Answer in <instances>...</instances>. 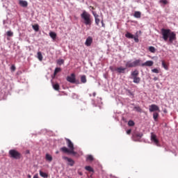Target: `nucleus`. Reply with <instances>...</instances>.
I'll use <instances>...</instances> for the list:
<instances>
[{"mask_svg": "<svg viewBox=\"0 0 178 178\" xmlns=\"http://www.w3.org/2000/svg\"><path fill=\"white\" fill-rule=\"evenodd\" d=\"M33 29L35 30V31H38L40 30V26L38 24H35L33 26Z\"/></svg>", "mask_w": 178, "mask_h": 178, "instance_id": "obj_29", "label": "nucleus"}, {"mask_svg": "<svg viewBox=\"0 0 178 178\" xmlns=\"http://www.w3.org/2000/svg\"><path fill=\"white\" fill-rule=\"evenodd\" d=\"M49 36L51 37V38H52V40H56V33L50 32L49 33Z\"/></svg>", "mask_w": 178, "mask_h": 178, "instance_id": "obj_22", "label": "nucleus"}, {"mask_svg": "<svg viewBox=\"0 0 178 178\" xmlns=\"http://www.w3.org/2000/svg\"><path fill=\"white\" fill-rule=\"evenodd\" d=\"M53 88L56 90V91H59L60 86L58 83L53 85Z\"/></svg>", "mask_w": 178, "mask_h": 178, "instance_id": "obj_28", "label": "nucleus"}, {"mask_svg": "<svg viewBox=\"0 0 178 178\" xmlns=\"http://www.w3.org/2000/svg\"><path fill=\"white\" fill-rule=\"evenodd\" d=\"M161 2L164 5H168V0H161Z\"/></svg>", "mask_w": 178, "mask_h": 178, "instance_id": "obj_40", "label": "nucleus"}, {"mask_svg": "<svg viewBox=\"0 0 178 178\" xmlns=\"http://www.w3.org/2000/svg\"><path fill=\"white\" fill-rule=\"evenodd\" d=\"M65 140L69 149L66 147H63L60 149V151H61L64 154H71L74 156H79V154L77 153V152H74V145L73 144L72 140L67 138H66Z\"/></svg>", "mask_w": 178, "mask_h": 178, "instance_id": "obj_1", "label": "nucleus"}, {"mask_svg": "<svg viewBox=\"0 0 178 178\" xmlns=\"http://www.w3.org/2000/svg\"><path fill=\"white\" fill-rule=\"evenodd\" d=\"M81 17L83 19V23L86 24V26H91V23L92 22L91 21V15H90V13L86 10H83L81 14Z\"/></svg>", "mask_w": 178, "mask_h": 178, "instance_id": "obj_3", "label": "nucleus"}, {"mask_svg": "<svg viewBox=\"0 0 178 178\" xmlns=\"http://www.w3.org/2000/svg\"><path fill=\"white\" fill-rule=\"evenodd\" d=\"M28 177H29V178H31V175H29Z\"/></svg>", "mask_w": 178, "mask_h": 178, "instance_id": "obj_47", "label": "nucleus"}, {"mask_svg": "<svg viewBox=\"0 0 178 178\" xmlns=\"http://www.w3.org/2000/svg\"><path fill=\"white\" fill-rule=\"evenodd\" d=\"M67 81L72 83V84L76 83V74L72 73L70 76H67Z\"/></svg>", "mask_w": 178, "mask_h": 178, "instance_id": "obj_7", "label": "nucleus"}, {"mask_svg": "<svg viewBox=\"0 0 178 178\" xmlns=\"http://www.w3.org/2000/svg\"><path fill=\"white\" fill-rule=\"evenodd\" d=\"M97 95V93L93 92V97H95Z\"/></svg>", "mask_w": 178, "mask_h": 178, "instance_id": "obj_46", "label": "nucleus"}, {"mask_svg": "<svg viewBox=\"0 0 178 178\" xmlns=\"http://www.w3.org/2000/svg\"><path fill=\"white\" fill-rule=\"evenodd\" d=\"M152 73H156V74L159 73V70L156 68L152 70Z\"/></svg>", "mask_w": 178, "mask_h": 178, "instance_id": "obj_36", "label": "nucleus"}, {"mask_svg": "<svg viewBox=\"0 0 178 178\" xmlns=\"http://www.w3.org/2000/svg\"><path fill=\"white\" fill-rule=\"evenodd\" d=\"M149 112H160L159 106H158L156 104H151L149 106Z\"/></svg>", "mask_w": 178, "mask_h": 178, "instance_id": "obj_8", "label": "nucleus"}, {"mask_svg": "<svg viewBox=\"0 0 178 178\" xmlns=\"http://www.w3.org/2000/svg\"><path fill=\"white\" fill-rule=\"evenodd\" d=\"M134 16L136 17V19H140V17H141V13L140 11H136Z\"/></svg>", "mask_w": 178, "mask_h": 178, "instance_id": "obj_21", "label": "nucleus"}, {"mask_svg": "<svg viewBox=\"0 0 178 178\" xmlns=\"http://www.w3.org/2000/svg\"><path fill=\"white\" fill-rule=\"evenodd\" d=\"M128 124H129V126H134V122L133 120H129V121L128 122Z\"/></svg>", "mask_w": 178, "mask_h": 178, "instance_id": "obj_38", "label": "nucleus"}, {"mask_svg": "<svg viewBox=\"0 0 178 178\" xmlns=\"http://www.w3.org/2000/svg\"><path fill=\"white\" fill-rule=\"evenodd\" d=\"M141 65V60L138 59L131 62V60L127 61L125 64L126 67H137V66Z\"/></svg>", "mask_w": 178, "mask_h": 178, "instance_id": "obj_4", "label": "nucleus"}, {"mask_svg": "<svg viewBox=\"0 0 178 178\" xmlns=\"http://www.w3.org/2000/svg\"><path fill=\"white\" fill-rule=\"evenodd\" d=\"M10 157L13 158V159H20L22 154L20 152H17L16 149H10L8 152Z\"/></svg>", "mask_w": 178, "mask_h": 178, "instance_id": "obj_5", "label": "nucleus"}, {"mask_svg": "<svg viewBox=\"0 0 178 178\" xmlns=\"http://www.w3.org/2000/svg\"><path fill=\"white\" fill-rule=\"evenodd\" d=\"M81 83H83V84L87 83V76H86V75H82L81 76Z\"/></svg>", "mask_w": 178, "mask_h": 178, "instance_id": "obj_20", "label": "nucleus"}, {"mask_svg": "<svg viewBox=\"0 0 178 178\" xmlns=\"http://www.w3.org/2000/svg\"><path fill=\"white\" fill-rule=\"evenodd\" d=\"M110 70L112 72H116V67H114L113 66H110L109 67Z\"/></svg>", "mask_w": 178, "mask_h": 178, "instance_id": "obj_37", "label": "nucleus"}, {"mask_svg": "<svg viewBox=\"0 0 178 178\" xmlns=\"http://www.w3.org/2000/svg\"><path fill=\"white\" fill-rule=\"evenodd\" d=\"M135 136H136V137H138V138H141V137H143L142 134H136Z\"/></svg>", "mask_w": 178, "mask_h": 178, "instance_id": "obj_39", "label": "nucleus"}, {"mask_svg": "<svg viewBox=\"0 0 178 178\" xmlns=\"http://www.w3.org/2000/svg\"><path fill=\"white\" fill-rule=\"evenodd\" d=\"M134 80V83H135V84H140V81H141V78L138 77V76H136L134 78H132Z\"/></svg>", "mask_w": 178, "mask_h": 178, "instance_id": "obj_16", "label": "nucleus"}, {"mask_svg": "<svg viewBox=\"0 0 178 178\" xmlns=\"http://www.w3.org/2000/svg\"><path fill=\"white\" fill-rule=\"evenodd\" d=\"M127 38L133 39L134 38V35L131 34L130 32H127L125 34Z\"/></svg>", "mask_w": 178, "mask_h": 178, "instance_id": "obj_19", "label": "nucleus"}, {"mask_svg": "<svg viewBox=\"0 0 178 178\" xmlns=\"http://www.w3.org/2000/svg\"><path fill=\"white\" fill-rule=\"evenodd\" d=\"M92 13L95 17L96 26H99V23L101 22V19H99V15L98 14H97V13L95 11H92Z\"/></svg>", "mask_w": 178, "mask_h": 178, "instance_id": "obj_9", "label": "nucleus"}, {"mask_svg": "<svg viewBox=\"0 0 178 178\" xmlns=\"http://www.w3.org/2000/svg\"><path fill=\"white\" fill-rule=\"evenodd\" d=\"M94 160V157H92V155H89L87 157V161H93Z\"/></svg>", "mask_w": 178, "mask_h": 178, "instance_id": "obj_35", "label": "nucleus"}, {"mask_svg": "<svg viewBox=\"0 0 178 178\" xmlns=\"http://www.w3.org/2000/svg\"><path fill=\"white\" fill-rule=\"evenodd\" d=\"M33 178H38V175H34Z\"/></svg>", "mask_w": 178, "mask_h": 178, "instance_id": "obj_44", "label": "nucleus"}, {"mask_svg": "<svg viewBox=\"0 0 178 178\" xmlns=\"http://www.w3.org/2000/svg\"><path fill=\"white\" fill-rule=\"evenodd\" d=\"M7 35L8 37H13V32H12L11 31H7Z\"/></svg>", "mask_w": 178, "mask_h": 178, "instance_id": "obj_33", "label": "nucleus"}, {"mask_svg": "<svg viewBox=\"0 0 178 178\" xmlns=\"http://www.w3.org/2000/svg\"><path fill=\"white\" fill-rule=\"evenodd\" d=\"M161 35H163V40H164V41L169 40L171 44L173 41L176 40V33L171 31L170 29H162Z\"/></svg>", "mask_w": 178, "mask_h": 178, "instance_id": "obj_2", "label": "nucleus"}, {"mask_svg": "<svg viewBox=\"0 0 178 178\" xmlns=\"http://www.w3.org/2000/svg\"><path fill=\"white\" fill-rule=\"evenodd\" d=\"M58 65H59V66H60L61 65H63V63H65V60H63V59H59L57 61Z\"/></svg>", "mask_w": 178, "mask_h": 178, "instance_id": "obj_31", "label": "nucleus"}, {"mask_svg": "<svg viewBox=\"0 0 178 178\" xmlns=\"http://www.w3.org/2000/svg\"><path fill=\"white\" fill-rule=\"evenodd\" d=\"M11 70H13V72H15L16 70V67H15V65H12L11 66Z\"/></svg>", "mask_w": 178, "mask_h": 178, "instance_id": "obj_42", "label": "nucleus"}, {"mask_svg": "<svg viewBox=\"0 0 178 178\" xmlns=\"http://www.w3.org/2000/svg\"><path fill=\"white\" fill-rule=\"evenodd\" d=\"M154 80H156V78H154Z\"/></svg>", "mask_w": 178, "mask_h": 178, "instance_id": "obj_48", "label": "nucleus"}, {"mask_svg": "<svg viewBox=\"0 0 178 178\" xmlns=\"http://www.w3.org/2000/svg\"><path fill=\"white\" fill-rule=\"evenodd\" d=\"M127 134H131V129H128L127 131Z\"/></svg>", "mask_w": 178, "mask_h": 178, "instance_id": "obj_43", "label": "nucleus"}, {"mask_svg": "<svg viewBox=\"0 0 178 178\" xmlns=\"http://www.w3.org/2000/svg\"><path fill=\"white\" fill-rule=\"evenodd\" d=\"M134 40L135 42H139V40H138V35H136V36H134V38H132Z\"/></svg>", "mask_w": 178, "mask_h": 178, "instance_id": "obj_34", "label": "nucleus"}, {"mask_svg": "<svg viewBox=\"0 0 178 178\" xmlns=\"http://www.w3.org/2000/svg\"><path fill=\"white\" fill-rule=\"evenodd\" d=\"M38 58L39 60H42V54H41V51L38 52Z\"/></svg>", "mask_w": 178, "mask_h": 178, "instance_id": "obj_30", "label": "nucleus"}, {"mask_svg": "<svg viewBox=\"0 0 178 178\" xmlns=\"http://www.w3.org/2000/svg\"><path fill=\"white\" fill-rule=\"evenodd\" d=\"M149 52H152V54H155L156 49H155L153 46H150L149 47Z\"/></svg>", "mask_w": 178, "mask_h": 178, "instance_id": "obj_25", "label": "nucleus"}, {"mask_svg": "<svg viewBox=\"0 0 178 178\" xmlns=\"http://www.w3.org/2000/svg\"><path fill=\"white\" fill-rule=\"evenodd\" d=\"M63 159L65 161H68V165H70V166H73L74 165V161L67 156H63Z\"/></svg>", "mask_w": 178, "mask_h": 178, "instance_id": "obj_10", "label": "nucleus"}, {"mask_svg": "<svg viewBox=\"0 0 178 178\" xmlns=\"http://www.w3.org/2000/svg\"><path fill=\"white\" fill-rule=\"evenodd\" d=\"M45 159L47 162H52V156L49 154H46Z\"/></svg>", "mask_w": 178, "mask_h": 178, "instance_id": "obj_17", "label": "nucleus"}, {"mask_svg": "<svg viewBox=\"0 0 178 178\" xmlns=\"http://www.w3.org/2000/svg\"><path fill=\"white\" fill-rule=\"evenodd\" d=\"M85 169L86 170H88V172H92V173H94V169L90 165L86 166Z\"/></svg>", "mask_w": 178, "mask_h": 178, "instance_id": "obj_24", "label": "nucleus"}, {"mask_svg": "<svg viewBox=\"0 0 178 178\" xmlns=\"http://www.w3.org/2000/svg\"><path fill=\"white\" fill-rule=\"evenodd\" d=\"M92 44V38L91 36H89L86 40L85 45H86V47H91Z\"/></svg>", "mask_w": 178, "mask_h": 178, "instance_id": "obj_11", "label": "nucleus"}, {"mask_svg": "<svg viewBox=\"0 0 178 178\" xmlns=\"http://www.w3.org/2000/svg\"><path fill=\"white\" fill-rule=\"evenodd\" d=\"M90 8H91V9H92V10H94L95 8L93 6H90Z\"/></svg>", "mask_w": 178, "mask_h": 178, "instance_id": "obj_45", "label": "nucleus"}, {"mask_svg": "<svg viewBox=\"0 0 178 178\" xmlns=\"http://www.w3.org/2000/svg\"><path fill=\"white\" fill-rule=\"evenodd\" d=\"M158 118H159V113H158L157 112H154L153 113V119L155 120V122L158 120Z\"/></svg>", "mask_w": 178, "mask_h": 178, "instance_id": "obj_23", "label": "nucleus"}, {"mask_svg": "<svg viewBox=\"0 0 178 178\" xmlns=\"http://www.w3.org/2000/svg\"><path fill=\"white\" fill-rule=\"evenodd\" d=\"M19 5L22 8H27V6H29V3H27V1H26L19 0Z\"/></svg>", "mask_w": 178, "mask_h": 178, "instance_id": "obj_13", "label": "nucleus"}, {"mask_svg": "<svg viewBox=\"0 0 178 178\" xmlns=\"http://www.w3.org/2000/svg\"><path fill=\"white\" fill-rule=\"evenodd\" d=\"M40 175L41 177H44V178L48 177V174H47L42 171H40Z\"/></svg>", "mask_w": 178, "mask_h": 178, "instance_id": "obj_27", "label": "nucleus"}, {"mask_svg": "<svg viewBox=\"0 0 178 178\" xmlns=\"http://www.w3.org/2000/svg\"><path fill=\"white\" fill-rule=\"evenodd\" d=\"M153 65H154V61L152 60H147L141 65V66L143 67L148 66L149 67H151V66H153Z\"/></svg>", "mask_w": 178, "mask_h": 178, "instance_id": "obj_12", "label": "nucleus"}, {"mask_svg": "<svg viewBox=\"0 0 178 178\" xmlns=\"http://www.w3.org/2000/svg\"><path fill=\"white\" fill-rule=\"evenodd\" d=\"M138 74H140L138 70H135L134 72H131V76L132 79H134V77H138Z\"/></svg>", "mask_w": 178, "mask_h": 178, "instance_id": "obj_15", "label": "nucleus"}, {"mask_svg": "<svg viewBox=\"0 0 178 178\" xmlns=\"http://www.w3.org/2000/svg\"><path fill=\"white\" fill-rule=\"evenodd\" d=\"M62 70V69H60V67H56L54 70V76H52V79H55V76H56V74H58V73H59V72H60Z\"/></svg>", "mask_w": 178, "mask_h": 178, "instance_id": "obj_18", "label": "nucleus"}, {"mask_svg": "<svg viewBox=\"0 0 178 178\" xmlns=\"http://www.w3.org/2000/svg\"><path fill=\"white\" fill-rule=\"evenodd\" d=\"M162 66L165 70H169V67L168 66V65H166L165 60H162Z\"/></svg>", "mask_w": 178, "mask_h": 178, "instance_id": "obj_26", "label": "nucleus"}, {"mask_svg": "<svg viewBox=\"0 0 178 178\" xmlns=\"http://www.w3.org/2000/svg\"><path fill=\"white\" fill-rule=\"evenodd\" d=\"M150 140L152 143L156 145V147H159V140H158L157 136L154 134V132L151 133Z\"/></svg>", "mask_w": 178, "mask_h": 178, "instance_id": "obj_6", "label": "nucleus"}, {"mask_svg": "<svg viewBox=\"0 0 178 178\" xmlns=\"http://www.w3.org/2000/svg\"><path fill=\"white\" fill-rule=\"evenodd\" d=\"M101 23H102V27L105 28V24L104 23V18L103 17L102 18Z\"/></svg>", "mask_w": 178, "mask_h": 178, "instance_id": "obj_41", "label": "nucleus"}, {"mask_svg": "<svg viewBox=\"0 0 178 178\" xmlns=\"http://www.w3.org/2000/svg\"><path fill=\"white\" fill-rule=\"evenodd\" d=\"M125 70H126V68L123 67H119L115 68V72H117L118 73H124Z\"/></svg>", "mask_w": 178, "mask_h": 178, "instance_id": "obj_14", "label": "nucleus"}, {"mask_svg": "<svg viewBox=\"0 0 178 178\" xmlns=\"http://www.w3.org/2000/svg\"><path fill=\"white\" fill-rule=\"evenodd\" d=\"M79 175H83V174H82V173H80Z\"/></svg>", "mask_w": 178, "mask_h": 178, "instance_id": "obj_49", "label": "nucleus"}, {"mask_svg": "<svg viewBox=\"0 0 178 178\" xmlns=\"http://www.w3.org/2000/svg\"><path fill=\"white\" fill-rule=\"evenodd\" d=\"M134 109H135V111H136V112H140V113H141L142 112V109H141V107L140 106H135L134 107Z\"/></svg>", "mask_w": 178, "mask_h": 178, "instance_id": "obj_32", "label": "nucleus"}]
</instances>
